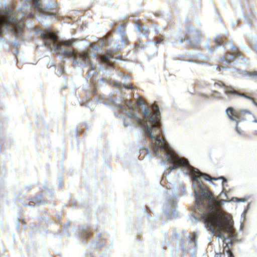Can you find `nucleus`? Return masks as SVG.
I'll return each mask as SVG.
<instances>
[{"label":"nucleus","mask_w":257,"mask_h":257,"mask_svg":"<svg viewBox=\"0 0 257 257\" xmlns=\"http://www.w3.org/2000/svg\"><path fill=\"white\" fill-rule=\"evenodd\" d=\"M113 103L116 115L119 116V113H123L130 119L127 121L123 117V125L127 126L132 122L140 126L143 130L144 139L147 140L148 144H151V150L155 155L162 159V163L166 162L170 163L166 166L163 176L168 173V170L179 168L193 180V167L188 159L180 156L170 147L166 140L161 138L159 136L158 130L161 128V123L160 110L157 103H153L149 107L141 106L140 108L142 115L141 118L137 114V109L130 100H116Z\"/></svg>","instance_id":"obj_1"},{"label":"nucleus","mask_w":257,"mask_h":257,"mask_svg":"<svg viewBox=\"0 0 257 257\" xmlns=\"http://www.w3.org/2000/svg\"><path fill=\"white\" fill-rule=\"evenodd\" d=\"M24 3L17 14L8 7L0 9V34L11 31L18 38H22L25 24L22 19L25 17L34 16L33 10L46 13L57 18V6L55 4H44L41 0H21Z\"/></svg>","instance_id":"obj_2"},{"label":"nucleus","mask_w":257,"mask_h":257,"mask_svg":"<svg viewBox=\"0 0 257 257\" xmlns=\"http://www.w3.org/2000/svg\"><path fill=\"white\" fill-rule=\"evenodd\" d=\"M41 36L45 46L54 52L73 58L74 62L76 64L82 62L83 61L85 64L89 65L91 69L96 68V66L92 63L89 49L77 51L75 49L65 48V47L72 46L74 39L61 40L58 35L51 29H47L43 31Z\"/></svg>","instance_id":"obj_3"},{"label":"nucleus","mask_w":257,"mask_h":257,"mask_svg":"<svg viewBox=\"0 0 257 257\" xmlns=\"http://www.w3.org/2000/svg\"><path fill=\"white\" fill-rule=\"evenodd\" d=\"M206 225L214 233L215 235L219 236H223V231L227 232V237H224L223 243L224 250L228 254V257H234L230 248L234 241L233 228L230 220L222 212L216 211L204 214L202 216Z\"/></svg>","instance_id":"obj_4"},{"label":"nucleus","mask_w":257,"mask_h":257,"mask_svg":"<svg viewBox=\"0 0 257 257\" xmlns=\"http://www.w3.org/2000/svg\"><path fill=\"white\" fill-rule=\"evenodd\" d=\"M185 193V188L183 184H180L176 191L171 188H168L167 192V200L164 212L168 218L176 217L178 216V212L176 210V200L175 199L178 194L183 195Z\"/></svg>","instance_id":"obj_5"},{"label":"nucleus","mask_w":257,"mask_h":257,"mask_svg":"<svg viewBox=\"0 0 257 257\" xmlns=\"http://www.w3.org/2000/svg\"><path fill=\"white\" fill-rule=\"evenodd\" d=\"M243 53L235 45H233L230 49L226 52L225 55L219 59L220 64L217 66V70L221 71L224 69L228 68L230 64L236 58L243 59Z\"/></svg>","instance_id":"obj_6"},{"label":"nucleus","mask_w":257,"mask_h":257,"mask_svg":"<svg viewBox=\"0 0 257 257\" xmlns=\"http://www.w3.org/2000/svg\"><path fill=\"white\" fill-rule=\"evenodd\" d=\"M200 190L194 191L196 195V203L197 205H202L204 207L207 203H212L216 201V199L208 188L199 184Z\"/></svg>","instance_id":"obj_7"},{"label":"nucleus","mask_w":257,"mask_h":257,"mask_svg":"<svg viewBox=\"0 0 257 257\" xmlns=\"http://www.w3.org/2000/svg\"><path fill=\"white\" fill-rule=\"evenodd\" d=\"M214 85L215 86L217 85L220 87H223L224 88V92L226 95H238L244 97L247 99L251 100L255 105L257 106V102L255 101L253 97L247 95L245 93L240 92L239 90L235 89L232 86L226 85L224 82L220 80L215 82L214 83Z\"/></svg>","instance_id":"obj_8"},{"label":"nucleus","mask_w":257,"mask_h":257,"mask_svg":"<svg viewBox=\"0 0 257 257\" xmlns=\"http://www.w3.org/2000/svg\"><path fill=\"white\" fill-rule=\"evenodd\" d=\"M226 112L229 119L231 120L236 121L237 124L238 123L240 119H244L245 116L252 115L249 111L242 110L238 112L232 107L227 108Z\"/></svg>","instance_id":"obj_9"},{"label":"nucleus","mask_w":257,"mask_h":257,"mask_svg":"<svg viewBox=\"0 0 257 257\" xmlns=\"http://www.w3.org/2000/svg\"><path fill=\"white\" fill-rule=\"evenodd\" d=\"M94 57L97 61L108 65L114 64L116 60V58L113 56L111 52L94 54Z\"/></svg>","instance_id":"obj_10"},{"label":"nucleus","mask_w":257,"mask_h":257,"mask_svg":"<svg viewBox=\"0 0 257 257\" xmlns=\"http://www.w3.org/2000/svg\"><path fill=\"white\" fill-rule=\"evenodd\" d=\"M193 36V29L191 25L187 24L185 31V36L184 38H180L179 41L180 43L183 42L185 43L186 46L192 47V37Z\"/></svg>","instance_id":"obj_11"},{"label":"nucleus","mask_w":257,"mask_h":257,"mask_svg":"<svg viewBox=\"0 0 257 257\" xmlns=\"http://www.w3.org/2000/svg\"><path fill=\"white\" fill-rule=\"evenodd\" d=\"M194 183L195 182H197L198 183H199L200 182H202V180H205L206 181H209L211 180H217L218 179H225V178L223 177H220L219 178H215V177H211L209 175L202 173L200 172L198 169L195 168L194 167Z\"/></svg>","instance_id":"obj_12"},{"label":"nucleus","mask_w":257,"mask_h":257,"mask_svg":"<svg viewBox=\"0 0 257 257\" xmlns=\"http://www.w3.org/2000/svg\"><path fill=\"white\" fill-rule=\"evenodd\" d=\"M106 41L103 39H101L98 42L97 44H96L95 43H91L89 46V47H90V49H93L94 50H98L99 49V48L100 46L105 45H106Z\"/></svg>","instance_id":"obj_13"},{"label":"nucleus","mask_w":257,"mask_h":257,"mask_svg":"<svg viewBox=\"0 0 257 257\" xmlns=\"http://www.w3.org/2000/svg\"><path fill=\"white\" fill-rule=\"evenodd\" d=\"M227 38L225 36H218L214 39V42L217 45H221L225 43Z\"/></svg>","instance_id":"obj_14"},{"label":"nucleus","mask_w":257,"mask_h":257,"mask_svg":"<svg viewBox=\"0 0 257 257\" xmlns=\"http://www.w3.org/2000/svg\"><path fill=\"white\" fill-rule=\"evenodd\" d=\"M90 233L89 227L88 225H86L82 227V232L80 235L82 237H87L89 236Z\"/></svg>","instance_id":"obj_15"},{"label":"nucleus","mask_w":257,"mask_h":257,"mask_svg":"<svg viewBox=\"0 0 257 257\" xmlns=\"http://www.w3.org/2000/svg\"><path fill=\"white\" fill-rule=\"evenodd\" d=\"M203 36L202 32L199 30H196L194 33V39L195 43L198 44L202 39Z\"/></svg>","instance_id":"obj_16"},{"label":"nucleus","mask_w":257,"mask_h":257,"mask_svg":"<svg viewBox=\"0 0 257 257\" xmlns=\"http://www.w3.org/2000/svg\"><path fill=\"white\" fill-rule=\"evenodd\" d=\"M243 75L251 78H256L257 77V71L254 70L245 71L243 72Z\"/></svg>","instance_id":"obj_17"},{"label":"nucleus","mask_w":257,"mask_h":257,"mask_svg":"<svg viewBox=\"0 0 257 257\" xmlns=\"http://www.w3.org/2000/svg\"><path fill=\"white\" fill-rule=\"evenodd\" d=\"M90 72H88V80L87 81L93 85L95 84L96 79H97V76L95 74L94 76L92 75Z\"/></svg>","instance_id":"obj_18"},{"label":"nucleus","mask_w":257,"mask_h":257,"mask_svg":"<svg viewBox=\"0 0 257 257\" xmlns=\"http://www.w3.org/2000/svg\"><path fill=\"white\" fill-rule=\"evenodd\" d=\"M121 41L123 44H126L129 43V40L127 37L122 31H121Z\"/></svg>","instance_id":"obj_19"},{"label":"nucleus","mask_w":257,"mask_h":257,"mask_svg":"<svg viewBox=\"0 0 257 257\" xmlns=\"http://www.w3.org/2000/svg\"><path fill=\"white\" fill-rule=\"evenodd\" d=\"M140 151H142L141 153L148 154H149L150 150H149V147L147 146L140 148Z\"/></svg>","instance_id":"obj_20"},{"label":"nucleus","mask_w":257,"mask_h":257,"mask_svg":"<svg viewBox=\"0 0 257 257\" xmlns=\"http://www.w3.org/2000/svg\"><path fill=\"white\" fill-rule=\"evenodd\" d=\"M238 124H237L236 125V132L238 133V134H239L240 135H242V136H245L246 135V133H245V132L243 130H241L238 126Z\"/></svg>","instance_id":"obj_21"},{"label":"nucleus","mask_w":257,"mask_h":257,"mask_svg":"<svg viewBox=\"0 0 257 257\" xmlns=\"http://www.w3.org/2000/svg\"><path fill=\"white\" fill-rule=\"evenodd\" d=\"M137 30L141 32L142 31H144L145 32V34H147L149 32V30L145 28H142L139 25H138L137 27Z\"/></svg>","instance_id":"obj_22"},{"label":"nucleus","mask_w":257,"mask_h":257,"mask_svg":"<svg viewBox=\"0 0 257 257\" xmlns=\"http://www.w3.org/2000/svg\"><path fill=\"white\" fill-rule=\"evenodd\" d=\"M137 103H138V104L141 105L145 104L144 100L143 99V98H142L140 97L139 99H137Z\"/></svg>","instance_id":"obj_23"},{"label":"nucleus","mask_w":257,"mask_h":257,"mask_svg":"<svg viewBox=\"0 0 257 257\" xmlns=\"http://www.w3.org/2000/svg\"><path fill=\"white\" fill-rule=\"evenodd\" d=\"M64 71V68L62 65H59L58 66V69L57 70V73L58 74H61L63 73Z\"/></svg>","instance_id":"obj_24"},{"label":"nucleus","mask_w":257,"mask_h":257,"mask_svg":"<svg viewBox=\"0 0 257 257\" xmlns=\"http://www.w3.org/2000/svg\"><path fill=\"white\" fill-rule=\"evenodd\" d=\"M163 42L162 39L160 38H155V45L156 44H161Z\"/></svg>","instance_id":"obj_25"},{"label":"nucleus","mask_w":257,"mask_h":257,"mask_svg":"<svg viewBox=\"0 0 257 257\" xmlns=\"http://www.w3.org/2000/svg\"><path fill=\"white\" fill-rule=\"evenodd\" d=\"M123 85L126 88H133V84H123Z\"/></svg>","instance_id":"obj_26"},{"label":"nucleus","mask_w":257,"mask_h":257,"mask_svg":"<svg viewBox=\"0 0 257 257\" xmlns=\"http://www.w3.org/2000/svg\"><path fill=\"white\" fill-rule=\"evenodd\" d=\"M114 85H116V86H121V83H120L119 82L116 81H114Z\"/></svg>","instance_id":"obj_27"},{"label":"nucleus","mask_w":257,"mask_h":257,"mask_svg":"<svg viewBox=\"0 0 257 257\" xmlns=\"http://www.w3.org/2000/svg\"><path fill=\"white\" fill-rule=\"evenodd\" d=\"M193 241V237L190 236V240L189 241V243H191Z\"/></svg>","instance_id":"obj_28"},{"label":"nucleus","mask_w":257,"mask_h":257,"mask_svg":"<svg viewBox=\"0 0 257 257\" xmlns=\"http://www.w3.org/2000/svg\"><path fill=\"white\" fill-rule=\"evenodd\" d=\"M182 250H183L184 252H186V251H187L188 250H187V249H186L185 248V247H184V246H182Z\"/></svg>","instance_id":"obj_29"},{"label":"nucleus","mask_w":257,"mask_h":257,"mask_svg":"<svg viewBox=\"0 0 257 257\" xmlns=\"http://www.w3.org/2000/svg\"><path fill=\"white\" fill-rule=\"evenodd\" d=\"M13 45H14V46H17L18 45V43H17V42H13Z\"/></svg>","instance_id":"obj_30"},{"label":"nucleus","mask_w":257,"mask_h":257,"mask_svg":"<svg viewBox=\"0 0 257 257\" xmlns=\"http://www.w3.org/2000/svg\"><path fill=\"white\" fill-rule=\"evenodd\" d=\"M239 200H240V201H244V199H243V198H240V199H239Z\"/></svg>","instance_id":"obj_31"},{"label":"nucleus","mask_w":257,"mask_h":257,"mask_svg":"<svg viewBox=\"0 0 257 257\" xmlns=\"http://www.w3.org/2000/svg\"><path fill=\"white\" fill-rule=\"evenodd\" d=\"M76 132L77 133H79L80 132V131H78V130H77L76 131Z\"/></svg>","instance_id":"obj_32"},{"label":"nucleus","mask_w":257,"mask_h":257,"mask_svg":"<svg viewBox=\"0 0 257 257\" xmlns=\"http://www.w3.org/2000/svg\"><path fill=\"white\" fill-rule=\"evenodd\" d=\"M95 92H96V90H95V89H94V90H93V93H95Z\"/></svg>","instance_id":"obj_33"},{"label":"nucleus","mask_w":257,"mask_h":257,"mask_svg":"<svg viewBox=\"0 0 257 257\" xmlns=\"http://www.w3.org/2000/svg\"><path fill=\"white\" fill-rule=\"evenodd\" d=\"M210 207H211L212 208V209L213 208V205H210Z\"/></svg>","instance_id":"obj_34"},{"label":"nucleus","mask_w":257,"mask_h":257,"mask_svg":"<svg viewBox=\"0 0 257 257\" xmlns=\"http://www.w3.org/2000/svg\"><path fill=\"white\" fill-rule=\"evenodd\" d=\"M193 238H194V240H195V236H194L193 237Z\"/></svg>","instance_id":"obj_35"}]
</instances>
